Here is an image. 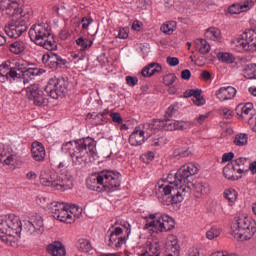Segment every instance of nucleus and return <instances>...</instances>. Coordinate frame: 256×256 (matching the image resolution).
Here are the masks:
<instances>
[{"label":"nucleus","mask_w":256,"mask_h":256,"mask_svg":"<svg viewBox=\"0 0 256 256\" xmlns=\"http://www.w3.org/2000/svg\"><path fill=\"white\" fill-rule=\"evenodd\" d=\"M198 173V167L193 163L182 165L178 171H170L167 177L158 180L155 185V195L163 205H178L183 203L187 192L192 191L193 196L199 199L208 196L211 192L207 182H190V178Z\"/></svg>","instance_id":"f257e3e1"},{"label":"nucleus","mask_w":256,"mask_h":256,"mask_svg":"<svg viewBox=\"0 0 256 256\" xmlns=\"http://www.w3.org/2000/svg\"><path fill=\"white\" fill-rule=\"evenodd\" d=\"M61 150L70 155L74 165H82L87 161L88 153L96 155V141L90 137L70 141L62 145Z\"/></svg>","instance_id":"f03ea898"},{"label":"nucleus","mask_w":256,"mask_h":256,"mask_svg":"<svg viewBox=\"0 0 256 256\" xmlns=\"http://www.w3.org/2000/svg\"><path fill=\"white\" fill-rule=\"evenodd\" d=\"M120 186V174L114 171H102L86 178V188L97 193H113Z\"/></svg>","instance_id":"7ed1b4c3"},{"label":"nucleus","mask_w":256,"mask_h":256,"mask_svg":"<svg viewBox=\"0 0 256 256\" xmlns=\"http://www.w3.org/2000/svg\"><path fill=\"white\" fill-rule=\"evenodd\" d=\"M21 224L20 217L14 214L0 216V239L7 246L17 247L21 239Z\"/></svg>","instance_id":"20e7f679"},{"label":"nucleus","mask_w":256,"mask_h":256,"mask_svg":"<svg viewBox=\"0 0 256 256\" xmlns=\"http://www.w3.org/2000/svg\"><path fill=\"white\" fill-rule=\"evenodd\" d=\"M48 211L52 213V217L61 223L72 224L81 216L82 210L77 205L52 202L48 205Z\"/></svg>","instance_id":"39448f33"},{"label":"nucleus","mask_w":256,"mask_h":256,"mask_svg":"<svg viewBox=\"0 0 256 256\" xmlns=\"http://www.w3.org/2000/svg\"><path fill=\"white\" fill-rule=\"evenodd\" d=\"M34 70L29 68V63L24 60L6 61L0 65V84L14 83L21 79V72Z\"/></svg>","instance_id":"423d86ee"},{"label":"nucleus","mask_w":256,"mask_h":256,"mask_svg":"<svg viewBox=\"0 0 256 256\" xmlns=\"http://www.w3.org/2000/svg\"><path fill=\"white\" fill-rule=\"evenodd\" d=\"M144 227L151 233L162 234L175 228V220L166 213H151L147 215Z\"/></svg>","instance_id":"0eeeda50"},{"label":"nucleus","mask_w":256,"mask_h":256,"mask_svg":"<svg viewBox=\"0 0 256 256\" xmlns=\"http://www.w3.org/2000/svg\"><path fill=\"white\" fill-rule=\"evenodd\" d=\"M231 234L234 239L247 241L256 234V222L245 214L239 215L236 223L231 226Z\"/></svg>","instance_id":"6e6552de"},{"label":"nucleus","mask_w":256,"mask_h":256,"mask_svg":"<svg viewBox=\"0 0 256 256\" xmlns=\"http://www.w3.org/2000/svg\"><path fill=\"white\" fill-rule=\"evenodd\" d=\"M50 26L46 23L33 24L29 30V38L38 46L43 47L47 51L56 49L53 39H50Z\"/></svg>","instance_id":"1a4fd4ad"},{"label":"nucleus","mask_w":256,"mask_h":256,"mask_svg":"<svg viewBox=\"0 0 256 256\" xmlns=\"http://www.w3.org/2000/svg\"><path fill=\"white\" fill-rule=\"evenodd\" d=\"M39 183L53 190L66 191L70 188V180L65 174L56 173L50 169H44L39 174Z\"/></svg>","instance_id":"9d476101"},{"label":"nucleus","mask_w":256,"mask_h":256,"mask_svg":"<svg viewBox=\"0 0 256 256\" xmlns=\"http://www.w3.org/2000/svg\"><path fill=\"white\" fill-rule=\"evenodd\" d=\"M131 235V224L123 220L120 226L112 225L108 229V246L112 249H120L128 241Z\"/></svg>","instance_id":"9b49d317"},{"label":"nucleus","mask_w":256,"mask_h":256,"mask_svg":"<svg viewBox=\"0 0 256 256\" xmlns=\"http://www.w3.org/2000/svg\"><path fill=\"white\" fill-rule=\"evenodd\" d=\"M231 49L240 53H256V30H245L231 40Z\"/></svg>","instance_id":"f8f14e48"},{"label":"nucleus","mask_w":256,"mask_h":256,"mask_svg":"<svg viewBox=\"0 0 256 256\" xmlns=\"http://www.w3.org/2000/svg\"><path fill=\"white\" fill-rule=\"evenodd\" d=\"M11 17L13 20L4 26V33L9 38L17 39L27 31V23L30 21L31 14L29 12H22L20 15Z\"/></svg>","instance_id":"ddd939ff"},{"label":"nucleus","mask_w":256,"mask_h":256,"mask_svg":"<svg viewBox=\"0 0 256 256\" xmlns=\"http://www.w3.org/2000/svg\"><path fill=\"white\" fill-rule=\"evenodd\" d=\"M45 93L48 96L52 97L54 100L58 98H63L65 93H67V88L65 87L64 81L59 80L58 78L54 77L48 80L47 85L45 86Z\"/></svg>","instance_id":"4468645a"},{"label":"nucleus","mask_w":256,"mask_h":256,"mask_svg":"<svg viewBox=\"0 0 256 256\" xmlns=\"http://www.w3.org/2000/svg\"><path fill=\"white\" fill-rule=\"evenodd\" d=\"M185 121H178L175 119H165V120H155L154 124L150 125V129L152 130H161L164 131H177L186 129Z\"/></svg>","instance_id":"2eb2a0df"},{"label":"nucleus","mask_w":256,"mask_h":256,"mask_svg":"<svg viewBox=\"0 0 256 256\" xmlns=\"http://www.w3.org/2000/svg\"><path fill=\"white\" fill-rule=\"evenodd\" d=\"M26 96L33 105L38 107L46 106L48 101L41 87L38 84H32L26 88Z\"/></svg>","instance_id":"dca6fc26"},{"label":"nucleus","mask_w":256,"mask_h":256,"mask_svg":"<svg viewBox=\"0 0 256 256\" xmlns=\"http://www.w3.org/2000/svg\"><path fill=\"white\" fill-rule=\"evenodd\" d=\"M0 162L9 166L10 169H17V154L12 150L11 146L0 144Z\"/></svg>","instance_id":"f3484780"},{"label":"nucleus","mask_w":256,"mask_h":256,"mask_svg":"<svg viewBox=\"0 0 256 256\" xmlns=\"http://www.w3.org/2000/svg\"><path fill=\"white\" fill-rule=\"evenodd\" d=\"M0 10L9 17H15L28 12L20 8V0H0Z\"/></svg>","instance_id":"a211bd4d"},{"label":"nucleus","mask_w":256,"mask_h":256,"mask_svg":"<svg viewBox=\"0 0 256 256\" xmlns=\"http://www.w3.org/2000/svg\"><path fill=\"white\" fill-rule=\"evenodd\" d=\"M24 229H26L29 234L41 235L44 233V222L43 217L39 215H33L24 223Z\"/></svg>","instance_id":"6ab92c4d"},{"label":"nucleus","mask_w":256,"mask_h":256,"mask_svg":"<svg viewBox=\"0 0 256 256\" xmlns=\"http://www.w3.org/2000/svg\"><path fill=\"white\" fill-rule=\"evenodd\" d=\"M150 137V133H145L142 127L137 126L134 131H132L131 136H129V144L134 147L142 146Z\"/></svg>","instance_id":"aec40b11"},{"label":"nucleus","mask_w":256,"mask_h":256,"mask_svg":"<svg viewBox=\"0 0 256 256\" xmlns=\"http://www.w3.org/2000/svg\"><path fill=\"white\" fill-rule=\"evenodd\" d=\"M42 63L50 69L65 65V60L53 52L42 55Z\"/></svg>","instance_id":"412c9836"},{"label":"nucleus","mask_w":256,"mask_h":256,"mask_svg":"<svg viewBox=\"0 0 256 256\" xmlns=\"http://www.w3.org/2000/svg\"><path fill=\"white\" fill-rule=\"evenodd\" d=\"M237 90L233 86L221 87L216 90L215 95L219 102H227L235 99Z\"/></svg>","instance_id":"4be33fe9"},{"label":"nucleus","mask_w":256,"mask_h":256,"mask_svg":"<svg viewBox=\"0 0 256 256\" xmlns=\"http://www.w3.org/2000/svg\"><path fill=\"white\" fill-rule=\"evenodd\" d=\"M253 103L239 104L236 107V115L239 120H248L254 117Z\"/></svg>","instance_id":"5701e85b"},{"label":"nucleus","mask_w":256,"mask_h":256,"mask_svg":"<svg viewBox=\"0 0 256 256\" xmlns=\"http://www.w3.org/2000/svg\"><path fill=\"white\" fill-rule=\"evenodd\" d=\"M166 256H180V244L176 235H169L166 238Z\"/></svg>","instance_id":"b1692460"},{"label":"nucleus","mask_w":256,"mask_h":256,"mask_svg":"<svg viewBox=\"0 0 256 256\" xmlns=\"http://www.w3.org/2000/svg\"><path fill=\"white\" fill-rule=\"evenodd\" d=\"M31 153L33 160L36 162H43L46 158V149L41 142L35 141L32 143Z\"/></svg>","instance_id":"393cba45"},{"label":"nucleus","mask_w":256,"mask_h":256,"mask_svg":"<svg viewBox=\"0 0 256 256\" xmlns=\"http://www.w3.org/2000/svg\"><path fill=\"white\" fill-rule=\"evenodd\" d=\"M201 93L202 92L199 89L187 90L186 92H184V97H193L192 101L195 106H204V104H206V99L203 97V95H201Z\"/></svg>","instance_id":"a878e982"},{"label":"nucleus","mask_w":256,"mask_h":256,"mask_svg":"<svg viewBox=\"0 0 256 256\" xmlns=\"http://www.w3.org/2000/svg\"><path fill=\"white\" fill-rule=\"evenodd\" d=\"M251 162L247 158H237L236 160L232 161L231 163H228V165H233L234 168H237V173L239 175H247L248 173V165H250Z\"/></svg>","instance_id":"bb28decb"},{"label":"nucleus","mask_w":256,"mask_h":256,"mask_svg":"<svg viewBox=\"0 0 256 256\" xmlns=\"http://www.w3.org/2000/svg\"><path fill=\"white\" fill-rule=\"evenodd\" d=\"M237 167L233 164H227V166L224 167V177L227 178L230 181H237L242 178L243 175L247 174H239L237 172Z\"/></svg>","instance_id":"cd10ccee"},{"label":"nucleus","mask_w":256,"mask_h":256,"mask_svg":"<svg viewBox=\"0 0 256 256\" xmlns=\"http://www.w3.org/2000/svg\"><path fill=\"white\" fill-rule=\"evenodd\" d=\"M47 251L52 256H65V246L61 242H53L47 246Z\"/></svg>","instance_id":"c85d7f7f"},{"label":"nucleus","mask_w":256,"mask_h":256,"mask_svg":"<svg viewBox=\"0 0 256 256\" xmlns=\"http://www.w3.org/2000/svg\"><path fill=\"white\" fill-rule=\"evenodd\" d=\"M162 70L161 65L158 63H150L141 70L143 77L149 78L154 76L156 73H160Z\"/></svg>","instance_id":"c756f323"},{"label":"nucleus","mask_w":256,"mask_h":256,"mask_svg":"<svg viewBox=\"0 0 256 256\" xmlns=\"http://www.w3.org/2000/svg\"><path fill=\"white\" fill-rule=\"evenodd\" d=\"M160 244L158 242H147L146 251L140 256H160Z\"/></svg>","instance_id":"7c9ffc66"},{"label":"nucleus","mask_w":256,"mask_h":256,"mask_svg":"<svg viewBox=\"0 0 256 256\" xmlns=\"http://www.w3.org/2000/svg\"><path fill=\"white\" fill-rule=\"evenodd\" d=\"M175 30H177V22L175 21L164 22L160 27V31L163 32L164 35L168 36L174 34Z\"/></svg>","instance_id":"2f4dec72"},{"label":"nucleus","mask_w":256,"mask_h":256,"mask_svg":"<svg viewBox=\"0 0 256 256\" xmlns=\"http://www.w3.org/2000/svg\"><path fill=\"white\" fill-rule=\"evenodd\" d=\"M77 250H79L80 253L87 255L90 254V252L93 250V247L91 246V242L86 239H80L77 242Z\"/></svg>","instance_id":"473e14b6"},{"label":"nucleus","mask_w":256,"mask_h":256,"mask_svg":"<svg viewBox=\"0 0 256 256\" xmlns=\"http://www.w3.org/2000/svg\"><path fill=\"white\" fill-rule=\"evenodd\" d=\"M26 50V43L24 41L18 40L10 44L9 51L12 52V54H21Z\"/></svg>","instance_id":"72a5a7b5"},{"label":"nucleus","mask_w":256,"mask_h":256,"mask_svg":"<svg viewBox=\"0 0 256 256\" xmlns=\"http://www.w3.org/2000/svg\"><path fill=\"white\" fill-rule=\"evenodd\" d=\"M195 47L201 54H208L210 52V44L204 39H196Z\"/></svg>","instance_id":"f704fd0d"},{"label":"nucleus","mask_w":256,"mask_h":256,"mask_svg":"<svg viewBox=\"0 0 256 256\" xmlns=\"http://www.w3.org/2000/svg\"><path fill=\"white\" fill-rule=\"evenodd\" d=\"M224 198L228 201V205L231 207L235 205L237 201V192L233 188H228L224 190Z\"/></svg>","instance_id":"c9c22d12"},{"label":"nucleus","mask_w":256,"mask_h":256,"mask_svg":"<svg viewBox=\"0 0 256 256\" xmlns=\"http://www.w3.org/2000/svg\"><path fill=\"white\" fill-rule=\"evenodd\" d=\"M205 37H207V39H210L211 41H220L221 30H219L218 28H208V30L205 31Z\"/></svg>","instance_id":"e433bc0d"},{"label":"nucleus","mask_w":256,"mask_h":256,"mask_svg":"<svg viewBox=\"0 0 256 256\" xmlns=\"http://www.w3.org/2000/svg\"><path fill=\"white\" fill-rule=\"evenodd\" d=\"M21 73V78H23L24 84L29 83V81H32L37 77L38 75V70L37 69H29L28 71H22L18 72Z\"/></svg>","instance_id":"4c0bfd02"},{"label":"nucleus","mask_w":256,"mask_h":256,"mask_svg":"<svg viewBox=\"0 0 256 256\" xmlns=\"http://www.w3.org/2000/svg\"><path fill=\"white\" fill-rule=\"evenodd\" d=\"M243 77L246 79H256V64H248L245 69H243Z\"/></svg>","instance_id":"58836bf2"},{"label":"nucleus","mask_w":256,"mask_h":256,"mask_svg":"<svg viewBox=\"0 0 256 256\" xmlns=\"http://www.w3.org/2000/svg\"><path fill=\"white\" fill-rule=\"evenodd\" d=\"M218 60L225 64H233L235 63V56L232 53L228 52H219L217 55Z\"/></svg>","instance_id":"ea45409f"},{"label":"nucleus","mask_w":256,"mask_h":256,"mask_svg":"<svg viewBox=\"0 0 256 256\" xmlns=\"http://www.w3.org/2000/svg\"><path fill=\"white\" fill-rule=\"evenodd\" d=\"M248 143V135L246 133H239L234 136L233 144L238 147L246 146Z\"/></svg>","instance_id":"a19ab883"},{"label":"nucleus","mask_w":256,"mask_h":256,"mask_svg":"<svg viewBox=\"0 0 256 256\" xmlns=\"http://www.w3.org/2000/svg\"><path fill=\"white\" fill-rule=\"evenodd\" d=\"M76 45L80 47V49H82V51H85L87 49H90V47L93 46V41H91L90 39H87L85 37H79L76 40Z\"/></svg>","instance_id":"79ce46f5"},{"label":"nucleus","mask_w":256,"mask_h":256,"mask_svg":"<svg viewBox=\"0 0 256 256\" xmlns=\"http://www.w3.org/2000/svg\"><path fill=\"white\" fill-rule=\"evenodd\" d=\"M237 7H240V9H243L244 11L248 12L251 9H253L254 5H256V2L253 0H245L239 3L234 4Z\"/></svg>","instance_id":"37998d69"},{"label":"nucleus","mask_w":256,"mask_h":256,"mask_svg":"<svg viewBox=\"0 0 256 256\" xmlns=\"http://www.w3.org/2000/svg\"><path fill=\"white\" fill-rule=\"evenodd\" d=\"M221 235V229L218 227L210 228V230L207 231L206 237L208 240H213L218 238Z\"/></svg>","instance_id":"c03bdc74"},{"label":"nucleus","mask_w":256,"mask_h":256,"mask_svg":"<svg viewBox=\"0 0 256 256\" xmlns=\"http://www.w3.org/2000/svg\"><path fill=\"white\" fill-rule=\"evenodd\" d=\"M176 80H177V76L174 73H169L167 75H164L163 84L169 87L171 85H174Z\"/></svg>","instance_id":"a18cd8bd"},{"label":"nucleus","mask_w":256,"mask_h":256,"mask_svg":"<svg viewBox=\"0 0 256 256\" xmlns=\"http://www.w3.org/2000/svg\"><path fill=\"white\" fill-rule=\"evenodd\" d=\"M179 107L178 104H172L167 108L166 115L164 116L166 119L174 117L175 113H177Z\"/></svg>","instance_id":"49530a36"},{"label":"nucleus","mask_w":256,"mask_h":256,"mask_svg":"<svg viewBox=\"0 0 256 256\" xmlns=\"http://www.w3.org/2000/svg\"><path fill=\"white\" fill-rule=\"evenodd\" d=\"M244 12H247V11L242 9L240 6H237L236 4H233L230 7H228V13H230L231 15L242 14Z\"/></svg>","instance_id":"de8ad7c7"},{"label":"nucleus","mask_w":256,"mask_h":256,"mask_svg":"<svg viewBox=\"0 0 256 256\" xmlns=\"http://www.w3.org/2000/svg\"><path fill=\"white\" fill-rule=\"evenodd\" d=\"M129 37V28H120L118 29V35L116 36L117 39L126 40Z\"/></svg>","instance_id":"09e8293b"},{"label":"nucleus","mask_w":256,"mask_h":256,"mask_svg":"<svg viewBox=\"0 0 256 256\" xmlns=\"http://www.w3.org/2000/svg\"><path fill=\"white\" fill-rule=\"evenodd\" d=\"M209 117L208 114H201L198 117L195 118V121L193 122V126H202L204 122H206V119Z\"/></svg>","instance_id":"8fccbe9b"},{"label":"nucleus","mask_w":256,"mask_h":256,"mask_svg":"<svg viewBox=\"0 0 256 256\" xmlns=\"http://www.w3.org/2000/svg\"><path fill=\"white\" fill-rule=\"evenodd\" d=\"M190 153L189 148H181L175 151V154L182 158L189 157Z\"/></svg>","instance_id":"3c124183"},{"label":"nucleus","mask_w":256,"mask_h":256,"mask_svg":"<svg viewBox=\"0 0 256 256\" xmlns=\"http://www.w3.org/2000/svg\"><path fill=\"white\" fill-rule=\"evenodd\" d=\"M109 116L111 117L112 122L117 123L118 125H121L123 123L122 116H120L119 113L112 112L111 114H109Z\"/></svg>","instance_id":"603ef678"},{"label":"nucleus","mask_w":256,"mask_h":256,"mask_svg":"<svg viewBox=\"0 0 256 256\" xmlns=\"http://www.w3.org/2000/svg\"><path fill=\"white\" fill-rule=\"evenodd\" d=\"M166 63L170 67H176V66H178V64H180V60H178L177 57L169 56V57L166 58Z\"/></svg>","instance_id":"864d4df0"},{"label":"nucleus","mask_w":256,"mask_h":256,"mask_svg":"<svg viewBox=\"0 0 256 256\" xmlns=\"http://www.w3.org/2000/svg\"><path fill=\"white\" fill-rule=\"evenodd\" d=\"M242 121L248 122L250 128L253 132H256V114L252 118L243 119Z\"/></svg>","instance_id":"5fc2aeb1"},{"label":"nucleus","mask_w":256,"mask_h":256,"mask_svg":"<svg viewBox=\"0 0 256 256\" xmlns=\"http://www.w3.org/2000/svg\"><path fill=\"white\" fill-rule=\"evenodd\" d=\"M164 144H166V138L163 136L155 138L154 141H152V146L154 147L164 146Z\"/></svg>","instance_id":"6e6d98bb"},{"label":"nucleus","mask_w":256,"mask_h":256,"mask_svg":"<svg viewBox=\"0 0 256 256\" xmlns=\"http://www.w3.org/2000/svg\"><path fill=\"white\" fill-rule=\"evenodd\" d=\"M139 83V79L137 77L126 76V84L130 87H135Z\"/></svg>","instance_id":"4d7b16f0"},{"label":"nucleus","mask_w":256,"mask_h":256,"mask_svg":"<svg viewBox=\"0 0 256 256\" xmlns=\"http://www.w3.org/2000/svg\"><path fill=\"white\" fill-rule=\"evenodd\" d=\"M54 11L59 14V16H65L67 14V9L64 5L54 6Z\"/></svg>","instance_id":"13d9d810"},{"label":"nucleus","mask_w":256,"mask_h":256,"mask_svg":"<svg viewBox=\"0 0 256 256\" xmlns=\"http://www.w3.org/2000/svg\"><path fill=\"white\" fill-rule=\"evenodd\" d=\"M93 23V19L90 17L82 18V29L88 30V27Z\"/></svg>","instance_id":"bf43d9fd"},{"label":"nucleus","mask_w":256,"mask_h":256,"mask_svg":"<svg viewBox=\"0 0 256 256\" xmlns=\"http://www.w3.org/2000/svg\"><path fill=\"white\" fill-rule=\"evenodd\" d=\"M235 158V154L233 152H228L222 155V163L230 162Z\"/></svg>","instance_id":"052dcab7"},{"label":"nucleus","mask_w":256,"mask_h":256,"mask_svg":"<svg viewBox=\"0 0 256 256\" xmlns=\"http://www.w3.org/2000/svg\"><path fill=\"white\" fill-rule=\"evenodd\" d=\"M37 177H38V175L34 171H29L26 174V179L29 181H35V180H37Z\"/></svg>","instance_id":"680f3d73"},{"label":"nucleus","mask_w":256,"mask_h":256,"mask_svg":"<svg viewBox=\"0 0 256 256\" xmlns=\"http://www.w3.org/2000/svg\"><path fill=\"white\" fill-rule=\"evenodd\" d=\"M189 256H203L198 247H192L189 250Z\"/></svg>","instance_id":"e2e57ef3"},{"label":"nucleus","mask_w":256,"mask_h":256,"mask_svg":"<svg viewBox=\"0 0 256 256\" xmlns=\"http://www.w3.org/2000/svg\"><path fill=\"white\" fill-rule=\"evenodd\" d=\"M190 77H191L190 70H182V72H181V79L182 80L189 81Z\"/></svg>","instance_id":"0e129e2a"},{"label":"nucleus","mask_w":256,"mask_h":256,"mask_svg":"<svg viewBox=\"0 0 256 256\" xmlns=\"http://www.w3.org/2000/svg\"><path fill=\"white\" fill-rule=\"evenodd\" d=\"M211 256H237V255L233 254V253L218 251V252L211 254Z\"/></svg>","instance_id":"69168bd1"},{"label":"nucleus","mask_w":256,"mask_h":256,"mask_svg":"<svg viewBox=\"0 0 256 256\" xmlns=\"http://www.w3.org/2000/svg\"><path fill=\"white\" fill-rule=\"evenodd\" d=\"M211 78L210 72L209 71H202L201 72V79L204 81H209Z\"/></svg>","instance_id":"338daca9"},{"label":"nucleus","mask_w":256,"mask_h":256,"mask_svg":"<svg viewBox=\"0 0 256 256\" xmlns=\"http://www.w3.org/2000/svg\"><path fill=\"white\" fill-rule=\"evenodd\" d=\"M248 171H251L252 175L256 174V161L248 165Z\"/></svg>","instance_id":"774afa93"}]
</instances>
